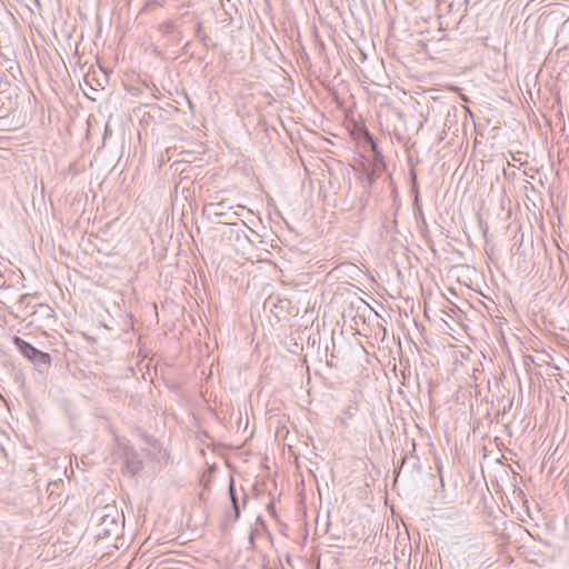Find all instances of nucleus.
I'll list each match as a JSON object with an SVG mask.
<instances>
[{
  "instance_id": "nucleus-4",
  "label": "nucleus",
  "mask_w": 569,
  "mask_h": 569,
  "mask_svg": "<svg viewBox=\"0 0 569 569\" xmlns=\"http://www.w3.org/2000/svg\"><path fill=\"white\" fill-rule=\"evenodd\" d=\"M246 500H247V496L244 493H242V502L246 503Z\"/></svg>"
},
{
  "instance_id": "nucleus-1",
  "label": "nucleus",
  "mask_w": 569,
  "mask_h": 569,
  "mask_svg": "<svg viewBox=\"0 0 569 569\" xmlns=\"http://www.w3.org/2000/svg\"><path fill=\"white\" fill-rule=\"evenodd\" d=\"M14 343L20 349L21 353L31 361H46L48 358V355L37 350L19 337L14 338Z\"/></svg>"
},
{
  "instance_id": "nucleus-2",
  "label": "nucleus",
  "mask_w": 569,
  "mask_h": 569,
  "mask_svg": "<svg viewBox=\"0 0 569 569\" xmlns=\"http://www.w3.org/2000/svg\"><path fill=\"white\" fill-rule=\"evenodd\" d=\"M229 496H230V500L232 503L233 512H232V515L228 513L227 518L230 522H234L240 516V506H239V497H238V493L234 488V483H233L232 479L230 480V485H229Z\"/></svg>"
},
{
  "instance_id": "nucleus-3",
  "label": "nucleus",
  "mask_w": 569,
  "mask_h": 569,
  "mask_svg": "<svg viewBox=\"0 0 569 569\" xmlns=\"http://www.w3.org/2000/svg\"><path fill=\"white\" fill-rule=\"evenodd\" d=\"M224 207L226 201H220L207 204L206 209L209 211V213L213 214L214 217L221 218L227 216V213L223 211Z\"/></svg>"
}]
</instances>
